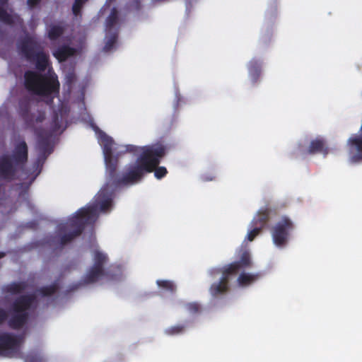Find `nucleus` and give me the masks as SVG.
I'll list each match as a JSON object with an SVG mask.
<instances>
[{"label": "nucleus", "instance_id": "obj_1", "mask_svg": "<svg viewBox=\"0 0 362 362\" xmlns=\"http://www.w3.org/2000/svg\"><path fill=\"white\" fill-rule=\"evenodd\" d=\"M100 140L103 146L108 182L115 187L132 185L141 181L146 173H152L166 151V146L162 143L147 145L136 162L120 176L117 173L118 159L112 155V139L103 133Z\"/></svg>", "mask_w": 362, "mask_h": 362}, {"label": "nucleus", "instance_id": "obj_2", "mask_svg": "<svg viewBox=\"0 0 362 362\" xmlns=\"http://www.w3.org/2000/svg\"><path fill=\"white\" fill-rule=\"evenodd\" d=\"M112 206V194L107 188L101 189L95 197L92 205L83 207L77 211L75 215L69 220V222L59 226V231H64L67 228L72 230L64 234L60 238V243L64 245L79 236L83 231L86 226L91 225L95 222L98 216V211L108 212Z\"/></svg>", "mask_w": 362, "mask_h": 362}, {"label": "nucleus", "instance_id": "obj_3", "mask_svg": "<svg viewBox=\"0 0 362 362\" xmlns=\"http://www.w3.org/2000/svg\"><path fill=\"white\" fill-rule=\"evenodd\" d=\"M24 86L35 95L49 97L59 94L60 84L57 76L48 77L29 70L24 74Z\"/></svg>", "mask_w": 362, "mask_h": 362}, {"label": "nucleus", "instance_id": "obj_4", "mask_svg": "<svg viewBox=\"0 0 362 362\" xmlns=\"http://www.w3.org/2000/svg\"><path fill=\"white\" fill-rule=\"evenodd\" d=\"M21 54L35 64L39 71H45L49 65V58L40 42L33 36H25L17 45Z\"/></svg>", "mask_w": 362, "mask_h": 362}, {"label": "nucleus", "instance_id": "obj_5", "mask_svg": "<svg viewBox=\"0 0 362 362\" xmlns=\"http://www.w3.org/2000/svg\"><path fill=\"white\" fill-rule=\"evenodd\" d=\"M36 300L35 294H25L16 298L11 305L13 315L8 320V325L13 329H21L29 319L28 310Z\"/></svg>", "mask_w": 362, "mask_h": 362}, {"label": "nucleus", "instance_id": "obj_6", "mask_svg": "<svg viewBox=\"0 0 362 362\" xmlns=\"http://www.w3.org/2000/svg\"><path fill=\"white\" fill-rule=\"evenodd\" d=\"M17 111L28 128H34L45 119V112L43 110H37L36 113L31 112V100L28 97L20 98Z\"/></svg>", "mask_w": 362, "mask_h": 362}, {"label": "nucleus", "instance_id": "obj_7", "mask_svg": "<svg viewBox=\"0 0 362 362\" xmlns=\"http://www.w3.org/2000/svg\"><path fill=\"white\" fill-rule=\"evenodd\" d=\"M22 336L8 332L0 334V356L8 358L21 357Z\"/></svg>", "mask_w": 362, "mask_h": 362}, {"label": "nucleus", "instance_id": "obj_8", "mask_svg": "<svg viewBox=\"0 0 362 362\" xmlns=\"http://www.w3.org/2000/svg\"><path fill=\"white\" fill-rule=\"evenodd\" d=\"M294 228V223L290 218L282 216L272 229L274 243L278 247L285 246L288 241L290 233Z\"/></svg>", "mask_w": 362, "mask_h": 362}, {"label": "nucleus", "instance_id": "obj_9", "mask_svg": "<svg viewBox=\"0 0 362 362\" xmlns=\"http://www.w3.org/2000/svg\"><path fill=\"white\" fill-rule=\"evenodd\" d=\"M107 261V256L100 252L95 251L93 257V264L87 272L82 279L83 284H90L97 282L105 275L104 264Z\"/></svg>", "mask_w": 362, "mask_h": 362}, {"label": "nucleus", "instance_id": "obj_10", "mask_svg": "<svg viewBox=\"0 0 362 362\" xmlns=\"http://www.w3.org/2000/svg\"><path fill=\"white\" fill-rule=\"evenodd\" d=\"M60 127L61 120L59 119V113L57 111H54L52 117L51 131L46 132L44 129H40L37 132L39 149L42 153H51L52 149L50 146V139L53 134L57 132Z\"/></svg>", "mask_w": 362, "mask_h": 362}, {"label": "nucleus", "instance_id": "obj_11", "mask_svg": "<svg viewBox=\"0 0 362 362\" xmlns=\"http://www.w3.org/2000/svg\"><path fill=\"white\" fill-rule=\"evenodd\" d=\"M18 165L12 160L8 155L0 156V178L6 181H12L15 179Z\"/></svg>", "mask_w": 362, "mask_h": 362}, {"label": "nucleus", "instance_id": "obj_12", "mask_svg": "<svg viewBox=\"0 0 362 362\" xmlns=\"http://www.w3.org/2000/svg\"><path fill=\"white\" fill-rule=\"evenodd\" d=\"M252 267V261L250 252L247 250H243L240 252L238 259L228 264V276Z\"/></svg>", "mask_w": 362, "mask_h": 362}, {"label": "nucleus", "instance_id": "obj_13", "mask_svg": "<svg viewBox=\"0 0 362 362\" xmlns=\"http://www.w3.org/2000/svg\"><path fill=\"white\" fill-rule=\"evenodd\" d=\"M12 160L18 166L24 165L28 160V149L25 141L18 142L14 147L13 153L10 156Z\"/></svg>", "mask_w": 362, "mask_h": 362}, {"label": "nucleus", "instance_id": "obj_14", "mask_svg": "<svg viewBox=\"0 0 362 362\" xmlns=\"http://www.w3.org/2000/svg\"><path fill=\"white\" fill-rule=\"evenodd\" d=\"M329 152V148L327 144L326 140L321 137L317 136L310 141L308 153L309 154L322 153L326 156Z\"/></svg>", "mask_w": 362, "mask_h": 362}, {"label": "nucleus", "instance_id": "obj_15", "mask_svg": "<svg viewBox=\"0 0 362 362\" xmlns=\"http://www.w3.org/2000/svg\"><path fill=\"white\" fill-rule=\"evenodd\" d=\"M270 216V210L267 208L260 209L251 221L250 226L262 230L267 224Z\"/></svg>", "mask_w": 362, "mask_h": 362}, {"label": "nucleus", "instance_id": "obj_16", "mask_svg": "<svg viewBox=\"0 0 362 362\" xmlns=\"http://www.w3.org/2000/svg\"><path fill=\"white\" fill-rule=\"evenodd\" d=\"M222 276L221 281L217 284H213L210 288L211 294L218 298L226 293V267L221 269Z\"/></svg>", "mask_w": 362, "mask_h": 362}, {"label": "nucleus", "instance_id": "obj_17", "mask_svg": "<svg viewBox=\"0 0 362 362\" xmlns=\"http://www.w3.org/2000/svg\"><path fill=\"white\" fill-rule=\"evenodd\" d=\"M260 276L259 273L241 272L237 279V284L240 287H248L255 283Z\"/></svg>", "mask_w": 362, "mask_h": 362}, {"label": "nucleus", "instance_id": "obj_18", "mask_svg": "<svg viewBox=\"0 0 362 362\" xmlns=\"http://www.w3.org/2000/svg\"><path fill=\"white\" fill-rule=\"evenodd\" d=\"M76 49L67 45L59 47L53 52V56L59 62H65L69 57L75 54Z\"/></svg>", "mask_w": 362, "mask_h": 362}, {"label": "nucleus", "instance_id": "obj_19", "mask_svg": "<svg viewBox=\"0 0 362 362\" xmlns=\"http://www.w3.org/2000/svg\"><path fill=\"white\" fill-rule=\"evenodd\" d=\"M261 62L258 59H252L248 64L249 74L252 81L255 83H257L261 74Z\"/></svg>", "mask_w": 362, "mask_h": 362}, {"label": "nucleus", "instance_id": "obj_20", "mask_svg": "<svg viewBox=\"0 0 362 362\" xmlns=\"http://www.w3.org/2000/svg\"><path fill=\"white\" fill-rule=\"evenodd\" d=\"M28 288L26 281L13 282L6 285L3 291L4 293L11 294H19L23 293Z\"/></svg>", "mask_w": 362, "mask_h": 362}, {"label": "nucleus", "instance_id": "obj_21", "mask_svg": "<svg viewBox=\"0 0 362 362\" xmlns=\"http://www.w3.org/2000/svg\"><path fill=\"white\" fill-rule=\"evenodd\" d=\"M7 4V0H0V21L6 25H12L14 24V19L13 16L6 11Z\"/></svg>", "mask_w": 362, "mask_h": 362}, {"label": "nucleus", "instance_id": "obj_22", "mask_svg": "<svg viewBox=\"0 0 362 362\" xmlns=\"http://www.w3.org/2000/svg\"><path fill=\"white\" fill-rule=\"evenodd\" d=\"M119 22V13L117 9L114 7L111 10L110 15L107 16L105 21L106 31L110 33L112 30L117 25Z\"/></svg>", "mask_w": 362, "mask_h": 362}, {"label": "nucleus", "instance_id": "obj_23", "mask_svg": "<svg viewBox=\"0 0 362 362\" xmlns=\"http://www.w3.org/2000/svg\"><path fill=\"white\" fill-rule=\"evenodd\" d=\"M105 38L106 42L103 49L105 52H109L113 49L115 45L117 42L118 38L117 30H115L113 32L110 31V33H107Z\"/></svg>", "mask_w": 362, "mask_h": 362}, {"label": "nucleus", "instance_id": "obj_24", "mask_svg": "<svg viewBox=\"0 0 362 362\" xmlns=\"http://www.w3.org/2000/svg\"><path fill=\"white\" fill-rule=\"evenodd\" d=\"M64 30L62 25H52L48 30L47 37L50 40H57L64 34Z\"/></svg>", "mask_w": 362, "mask_h": 362}, {"label": "nucleus", "instance_id": "obj_25", "mask_svg": "<svg viewBox=\"0 0 362 362\" xmlns=\"http://www.w3.org/2000/svg\"><path fill=\"white\" fill-rule=\"evenodd\" d=\"M58 289V284L57 283H54L51 285L41 287L38 290V292L42 296H51L54 294Z\"/></svg>", "mask_w": 362, "mask_h": 362}, {"label": "nucleus", "instance_id": "obj_26", "mask_svg": "<svg viewBox=\"0 0 362 362\" xmlns=\"http://www.w3.org/2000/svg\"><path fill=\"white\" fill-rule=\"evenodd\" d=\"M156 284L158 286V287L171 293H173L176 290V286L171 281L158 280L156 281Z\"/></svg>", "mask_w": 362, "mask_h": 362}, {"label": "nucleus", "instance_id": "obj_27", "mask_svg": "<svg viewBox=\"0 0 362 362\" xmlns=\"http://www.w3.org/2000/svg\"><path fill=\"white\" fill-rule=\"evenodd\" d=\"M186 326L185 325H176L166 329L165 332L168 335H177L182 334Z\"/></svg>", "mask_w": 362, "mask_h": 362}, {"label": "nucleus", "instance_id": "obj_28", "mask_svg": "<svg viewBox=\"0 0 362 362\" xmlns=\"http://www.w3.org/2000/svg\"><path fill=\"white\" fill-rule=\"evenodd\" d=\"M88 1V0H75L74 1V4L72 6V12H73V14L76 17L81 15L82 8H83V5Z\"/></svg>", "mask_w": 362, "mask_h": 362}, {"label": "nucleus", "instance_id": "obj_29", "mask_svg": "<svg viewBox=\"0 0 362 362\" xmlns=\"http://www.w3.org/2000/svg\"><path fill=\"white\" fill-rule=\"evenodd\" d=\"M25 362H45V360L40 354L32 352L26 356Z\"/></svg>", "mask_w": 362, "mask_h": 362}, {"label": "nucleus", "instance_id": "obj_30", "mask_svg": "<svg viewBox=\"0 0 362 362\" xmlns=\"http://www.w3.org/2000/svg\"><path fill=\"white\" fill-rule=\"evenodd\" d=\"M146 146L139 147V146H137L129 144V145H127L125 146V151H124L125 152H129V153H132L134 154H137V153H140V155H139V156H140L143 153L144 148Z\"/></svg>", "mask_w": 362, "mask_h": 362}, {"label": "nucleus", "instance_id": "obj_31", "mask_svg": "<svg viewBox=\"0 0 362 362\" xmlns=\"http://www.w3.org/2000/svg\"><path fill=\"white\" fill-rule=\"evenodd\" d=\"M186 308L192 314H198L202 310L201 305L196 302L187 303L186 305Z\"/></svg>", "mask_w": 362, "mask_h": 362}, {"label": "nucleus", "instance_id": "obj_32", "mask_svg": "<svg viewBox=\"0 0 362 362\" xmlns=\"http://www.w3.org/2000/svg\"><path fill=\"white\" fill-rule=\"evenodd\" d=\"M160 163L155 167L154 170L152 171H154V175L157 179H161L164 177L167 173L168 170L165 167H159L158 165Z\"/></svg>", "mask_w": 362, "mask_h": 362}, {"label": "nucleus", "instance_id": "obj_33", "mask_svg": "<svg viewBox=\"0 0 362 362\" xmlns=\"http://www.w3.org/2000/svg\"><path fill=\"white\" fill-rule=\"evenodd\" d=\"M252 228L250 230L247 235V239L249 241H252L262 231L259 228L255 226H251Z\"/></svg>", "mask_w": 362, "mask_h": 362}, {"label": "nucleus", "instance_id": "obj_34", "mask_svg": "<svg viewBox=\"0 0 362 362\" xmlns=\"http://www.w3.org/2000/svg\"><path fill=\"white\" fill-rule=\"evenodd\" d=\"M66 83L71 86L76 81V74L74 71L68 72L65 76Z\"/></svg>", "mask_w": 362, "mask_h": 362}, {"label": "nucleus", "instance_id": "obj_35", "mask_svg": "<svg viewBox=\"0 0 362 362\" xmlns=\"http://www.w3.org/2000/svg\"><path fill=\"white\" fill-rule=\"evenodd\" d=\"M8 318V314L6 311L0 308V325L3 324Z\"/></svg>", "mask_w": 362, "mask_h": 362}, {"label": "nucleus", "instance_id": "obj_36", "mask_svg": "<svg viewBox=\"0 0 362 362\" xmlns=\"http://www.w3.org/2000/svg\"><path fill=\"white\" fill-rule=\"evenodd\" d=\"M40 2V0H28V5L31 8L35 7L37 5L39 4Z\"/></svg>", "mask_w": 362, "mask_h": 362}, {"label": "nucleus", "instance_id": "obj_37", "mask_svg": "<svg viewBox=\"0 0 362 362\" xmlns=\"http://www.w3.org/2000/svg\"><path fill=\"white\" fill-rule=\"evenodd\" d=\"M4 256H5V253L0 252V259L4 257Z\"/></svg>", "mask_w": 362, "mask_h": 362}]
</instances>
